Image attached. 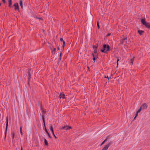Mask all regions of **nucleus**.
<instances>
[{
    "label": "nucleus",
    "mask_w": 150,
    "mask_h": 150,
    "mask_svg": "<svg viewBox=\"0 0 150 150\" xmlns=\"http://www.w3.org/2000/svg\"><path fill=\"white\" fill-rule=\"evenodd\" d=\"M110 50V47L108 45L104 44L103 45V49H101V51L102 52L105 53H107Z\"/></svg>",
    "instance_id": "obj_1"
},
{
    "label": "nucleus",
    "mask_w": 150,
    "mask_h": 150,
    "mask_svg": "<svg viewBox=\"0 0 150 150\" xmlns=\"http://www.w3.org/2000/svg\"><path fill=\"white\" fill-rule=\"evenodd\" d=\"M141 22L142 24L147 28H150V24L145 21V19L142 18L141 19Z\"/></svg>",
    "instance_id": "obj_2"
},
{
    "label": "nucleus",
    "mask_w": 150,
    "mask_h": 150,
    "mask_svg": "<svg viewBox=\"0 0 150 150\" xmlns=\"http://www.w3.org/2000/svg\"><path fill=\"white\" fill-rule=\"evenodd\" d=\"M71 129V127H69L67 126H64L62 127L61 129H64L65 130H67L68 129Z\"/></svg>",
    "instance_id": "obj_3"
},
{
    "label": "nucleus",
    "mask_w": 150,
    "mask_h": 150,
    "mask_svg": "<svg viewBox=\"0 0 150 150\" xmlns=\"http://www.w3.org/2000/svg\"><path fill=\"white\" fill-rule=\"evenodd\" d=\"M110 145V142L105 146L103 148L102 150H107Z\"/></svg>",
    "instance_id": "obj_4"
},
{
    "label": "nucleus",
    "mask_w": 150,
    "mask_h": 150,
    "mask_svg": "<svg viewBox=\"0 0 150 150\" xmlns=\"http://www.w3.org/2000/svg\"><path fill=\"white\" fill-rule=\"evenodd\" d=\"M147 105L146 103H144L142 106H141V108L142 110L146 109L147 108Z\"/></svg>",
    "instance_id": "obj_5"
},
{
    "label": "nucleus",
    "mask_w": 150,
    "mask_h": 150,
    "mask_svg": "<svg viewBox=\"0 0 150 150\" xmlns=\"http://www.w3.org/2000/svg\"><path fill=\"white\" fill-rule=\"evenodd\" d=\"M14 6L15 7V10H16L17 9H18V3H16L14 4Z\"/></svg>",
    "instance_id": "obj_6"
},
{
    "label": "nucleus",
    "mask_w": 150,
    "mask_h": 150,
    "mask_svg": "<svg viewBox=\"0 0 150 150\" xmlns=\"http://www.w3.org/2000/svg\"><path fill=\"white\" fill-rule=\"evenodd\" d=\"M60 40L61 41L63 42V45L62 46H63V47H64L65 44L64 41L63 40L62 38H60Z\"/></svg>",
    "instance_id": "obj_7"
},
{
    "label": "nucleus",
    "mask_w": 150,
    "mask_h": 150,
    "mask_svg": "<svg viewBox=\"0 0 150 150\" xmlns=\"http://www.w3.org/2000/svg\"><path fill=\"white\" fill-rule=\"evenodd\" d=\"M134 60V58H131L130 59V62H129L130 64L132 65L133 64V62Z\"/></svg>",
    "instance_id": "obj_8"
},
{
    "label": "nucleus",
    "mask_w": 150,
    "mask_h": 150,
    "mask_svg": "<svg viewBox=\"0 0 150 150\" xmlns=\"http://www.w3.org/2000/svg\"><path fill=\"white\" fill-rule=\"evenodd\" d=\"M138 32L140 35H142L144 32V31L142 30H138Z\"/></svg>",
    "instance_id": "obj_9"
},
{
    "label": "nucleus",
    "mask_w": 150,
    "mask_h": 150,
    "mask_svg": "<svg viewBox=\"0 0 150 150\" xmlns=\"http://www.w3.org/2000/svg\"><path fill=\"white\" fill-rule=\"evenodd\" d=\"M20 5L21 6L22 8H23V2L22 0L20 1L19 3Z\"/></svg>",
    "instance_id": "obj_10"
},
{
    "label": "nucleus",
    "mask_w": 150,
    "mask_h": 150,
    "mask_svg": "<svg viewBox=\"0 0 150 150\" xmlns=\"http://www.w3.org/2000/svg\"><path fill=\"white\" fill-rule=\"evenodd\" d=\"M60 97V98H64V95L63 93H61Z\"/></svg>",
    "instance_id": "obj_11"
},
{
    "label": "nucleus",
    "mask_w": 150,
    "mask_h": 150,
    "mask_svg": "<svg viewBox=\"0 0 150 150\" xmlns=\"http://www.w3.org/2000/svg\"><path fill=\"white\" fill-rule=\"evenodd\" d=\"M15 133L13 131L11 132V136L12 137V139H14V137Z\"/></svg>",
    "instance_id": "obj_12"
},
{
    "label": "nucleus",
    "mask_w": 150,
    "mask_h": 150,
    "mask_svg": "<svg viewBox=\"0 0 150 150\" xmlns=\"http://www.w3.org/2000/svg\"><path fill=\"white\" fill-rule=\"evenodd\" d=\"M50 129L52 132H54L53 127L51 125L50 126Z\"/></svg>",
    "instance_id": "obj_13"
},
{
    "label": "nucleus",
    "mask_w": 150,
    "mask_h": 150,
    "mask_svg": "<svg viewBox=\"0 0 150 150\" xmlns=\"http://www.w3.org/2000/svg\"><path fill=\"white\" fill-rule=\"evenodd\" d=\"M44 142L45 143V144L46 146H48V144L47 142V140L46 139H45L44 140Z\"/></svg>",
    "instance_id": "obj_14"
},
{
    "label": "nucleus",
    "mask_w": 150,
    "mask_h": 150,
    "mask_svg": "<svg viewBox=\"0 0 150 150\" xmlns=\"http://www.w3.org/2000/svg\"><path fill=\"white\" fill-rule=\"evenodd\" d=\"M9 6H10L12 4L11 0H8Z\"/></svg>",
    "instance_id": "obj_15"
},
{
    "label": "nucleus",
    "mask_w": 150,
    "mask_h": 150,
    "mask_svg": "<svg viewBox=\"0 0 150 150\" xmlns=\"http://www.w3.org/2000/svg\"><path fill=\"white\" fill-rule=\"evenodd\" d=\"M8 118H6V128H7L8 125Z\"/></svg>",
    "instance_id": "obj_16"
},
{
    "label": "nucleus",
    "mask_w": 150,
    "mask_h": 150,
    "mask_svg": "<svg viewBox=\"0 0 150 150\" xmlns=\"http://www.w3.org/2000/svg\"><path fill=\"white\" fill-rule=\"evenodd\" d=\"M142 109L141 108V107H140V109H139L137 111V114H138L139 113L141 110H142Z\"/></svg>",
    "instance_id": "obj_17"
},
{
    "label": "nucleus",
    "mask_w": 150,
    "mask_h": 150,
    "mask_svg": "<svg viewBox=\"0 0 150 150\" xmlns=\"http://www.w3.org/2000/svg\"><path fill=\"white\" fill-rule=\"evenodd\" d=\"M92 55H93V59L94 61V60H95V59H96L95 57V56H94L95 55H94V54H93Z\"/></svg>",
    "instance_id": "obj_18"
},
{
    "label": "nucleus",
    "mask_w": 150,
    "mask_h": 150,
    "mask_svg": "<svg viewBox=\"0 0 150 150\" xmlns=\"http://www.w3.org/2000/svg\"><path fill=\"white\" fill-rule=\"evenodd\" d=\"M107 139H105V140H104L101 144V146L102 145H103V144H104L105 142L106 141Z\"/></svg>",
    "instance_id": "obj_19"
},
{
    "label": "nucleus",
    "mask_w": 150,
    "mask_h": 150,
    "mask_svg": "<svg viewBox=\"0 0 150 150\" xmlns=\"http://www.w3.org/2000/svg\"><path fill=\"white\" fill-rule=\"evenodd\" d=\"M94 51L95 53V54L97 53V50L96 49H94Z\"/></svg>",
    "instance_id": "obj_20"
},
{
    "label": "nucleus",
    "mask_w": 150,
    "mask_h": 150,
    "mask_svg": "<svg viewBox=\"0 0 150 150\" xmlns=\"http://www.w3.org/2000/svg\"><path fill=\"white\" fill-rule=\"evenodd\" d=\"M20 133L21 135H22V127H21L20 128Z\"/></svg>",
    "instance_id": "obj_21"
},
{
    "label": "nucleus",
    "mask_w": 150,
    "mask_h": 150,
    "mask_svg": "<svg viewBox=\"0 0 150 150\" xmlns=\"http://www.w3.org/2000/svg\"><path fill=\"white\" fill-rule=\"evenodd\" d=\"M93 49H96L97 48V47L96 46L93 45Z\"/></svg>",
    "instance_id": "obj_22"
},
{
    "label": "nucleus",
    "mask_w": 150,
    "mask_h": 150,
    "mask_svg": "<svg viewBox=\"0 0 150 150\" xmlns=\"http://www.w3.org/2000/svg\"><path fill=\"white\" fill-rule=\"evenodd\" d=\"M97 27L98 28H100L99 23L98 22H97Z\"/></svg>",
    "instance_id": "obj_23"
},
{
    "label": "nucleus",
    "mask_w": 150,
    "mask_h": 150,
    "mask_svg": "<svg viewBox=\"0 0 150 150\" xmlns=\"http://www.w3.org/2000/svg\"><path fill=\"white\" fill-rule=\"evenodd\" d=\"M119 61V59H117V67H118V61Z\"/></svg>",
    "instance_id": "obj_24"
},
{
    "label": "nucleus",
    "mask_w": 150,
    "mask_h": 150,
    "mask_svg": "<svg viewBox=\"0 0 150 150\" xmlns=\"http://www.w3.org/2000/svg\"><path fill=\"white\" fill-rule=\"evenodd\" d=\"M104 77H105V78H108V79H109V77L108 76H105Z\"/></svg>",
    "instance_id": "obj_25"
},
{
    "label": "nucleus",
    "mask_w": 150,
    "mask_h": 150,
    "mask_svg": "<svg viewBox=\"0 0 150 150\" xmlns=\"http://www.w3.org/2000/svg\"><path fill=\"white\" fill-rule=\"evenodd\" d=\"M42 119H43V122L44 123V124H45L44 118V116H43V115H42Z\"/></svg>",
    "instance_id": "obj_26"
},
{
    "label": "nucleus",
    "mask_w": 150,
    "mask_h": 150,
    "mask_svg": "<svg viewBox=\"0 0 150 150\" xmlns=\"http://www.w3.org/2000/svg\"><path fill=\"white\" fill-rule=\"evenodd\" d=\"M52 133L53 134V136H54V137L56 138V136H55L54 133V132H52Z\"/></svg>",
    "instance_id": "obj_27"
},
{
    "label": "nucleus",
    "mask_w": 150,
    "mask_h": 150,
    "mask_svg": "<svg viewBox=\"0 0 150 150\" xmlns=\"http://www.w3.org/2000/svg\"><path fill=\"white\" fill-rule=\"evenodd\" d=\"M61 53L59 55V60H60V59H61Z\"/></svg>",
    "instance_id": "obj_28"
},
{
    "label": "nucleus",
    "mask_w": 150,
    "mask_h": 150,
    "mask_svg": "<svg viewBox=\"0 0 150 150\" xmlns=\"http://www.w3.org/2000/svg\"><path fill=\"white\" fill-rule=\"evenodd\" d=\"M30 73L28 74V79H29L30 77Z\"/></svg>",
    "instance_id": "obj_29"
},
{
    "label": "nucleus",
    "mask_w": 150,
    "mask_h": 150,
    "mask_svg": "<svg viewBox=\"0 0 150 150\" xmlns=\"http://www.w3.org/2000/svg\"><path fill=\"white\" fill-rule=\"evenodd\" d=\"M111 35V34L110 33H108L107 34V36H110Z\"/></svg>",
    "instance_id": "obj_30"
},
{
    "label": "nucleus",
    "mask_w": 150,
    "mask_h": 150,
    "mask_svg": "<svg viewBox=\"0 0 150 150\" xmlns=\"http://www.w3.org/2000/svg\"><path fill=\"white\" fill-rule=\"evenodd\" d=\"M45 131L46 132V133H47V134L49 133L48 132V131H47V130H46V129L45 130Z\"/></svg>",
    "instance_id": "obj_31"
},
{
    "label": "nucleus",
    "mask_w": 150,
    "mask_h": 150,
    "mask_svg": "<svg viewBox=\"0 0 150 150\" xmlns=\"http://www.w3.org/2000/svg\"><path fill=\"white\" fill-rule=\"evenodd\" d=\"M47 134H48V136H49V137H50V135L49 134V133H48Z\"/></svg>",
    "instance_id": "obj_32"
},
{
    "label": "nucleus",
    "mask_w": 150,
    "mask_h": 150,
    "mask_svg": "<svg viewBox=\"0 0 150 150\" xmlns=\"http://www.w3.org/2000/svg\"><path fill=\"white\" fill-rule=\"evenodd\" d=\"M4 3H5V0H2Z\"/></svg>",
    "instance_id": "obj_33"
},
{
    "label": "nucleus",
    "mask_w": 150,
    "mask_h": 150,
    "mask_svg": "<svg viewBox=\"0 0 150 150\" xmlns=\"http://www.w3.org/2000/svg\"><path fill=\"white\" fill-rule=\"evenodd\" d=\"M138 115V114H137V113H136V116L137 117Z\"/></svg>",
    "instance_id": "obj_34"
},
{
    "label": "nucleus",
    "mask_w": 150,
    "mask_h": 150,
    "mask_svg": "<svg viewBox=\"0 0 150 150\" xmlns=\"http://www.w3.org/2000/svg\"><path fill=\"white\" fill-rule=\"evenodd\" d=\"M126 39V38H124V39H123V40H125Z\"/></svg>",
    "instance_id": "obj_35"
},
{
    "label": "nucleus",
    "mask_w": 150,
    "mask_h": 150,
    "mask_svg": "<svg viewBox=\"0 0 150 150\" xmlns=\"http://www.w3.org/2000/svg\"><path fill=\"white\" fill-rule=\"evenodd\" d=\"M137 117H136V116L134 117V119H135V118H136Z\"/></svg>",
    "instance_id": "obj_36"
},
{
    "label": "nucleus",
    "mask_w": 150,
    "mask_h": 150,
    "mask_svg": "<svg viewBox=\"0 0 150 150\" xmlns=\"http://www.w3.org/2000/svg\"><path fill=\"white\" fill-rule=\"evenodd\" d=\"M55 50H56V49H55V48H54V51H55Z\"/></svg>",
    "instance_id": "obj_37"
},
{
    "label": "nucleus",
    "mask_w": 150,
    "mask_h": 150,
    "mask_svg": "<svg viewBox=\"0 0 150 150\" xmlns=\"http://www.w3.org/2000/svg\"><path fill=\"white\" fill-rule=\"evenodd\" d=\"M21 150H22V148H21Z\"/></svg>",
    "instance_id": "obj_38"
}]
</instances>
